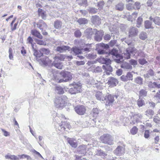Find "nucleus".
Listing matches in <instances>:
<instances>
[{"label": "nucleus", "mask_w": 160, "mask_h": 160, "mask_svg": "<svg viewBox=\"0 0 160 160\" xmlns=\"http://www.w3.org/2000/svg\"><path fill=\"white\" fill-rule=\"evenodd\" d=\"M43 53L41 50L38 52L36 57L37 58V59L41 61V62L43 65L47 66L48 65L47 60L48 59V58L46 56H43Z\"/></svg>", "instance_id": "nucleus-8"}, {"label": "nucleus", "mask_w": 160, "mask_h": 160, "mask_svg": "<svg viewBox=\"0 0 160 160\" xmlns=\"http://www.w3.org/2000/svg\"><path fill=\"white\" fill-rule=\"evenodd\" d=\"M128 32L129 37H133L137 35L138 31L136 28L132 27L129 28Z\"/></svg>", "instance_id": "nucleus-18"}, {"label": "nucleus", "mask_w": 160, "mask_h": 160, "mask_svg": "<svg viewBox=\"0 0 160 160\" xmlns=\"http://www.w3.org/2000/svg\"><path fill=\"white\" fill-rule=\"evenodd\" d=\"M138 129L136 126L133 127L130 130V132L132 135H135L138 132Z\"/></svg>", "instance_id": "nucleus-46"}, {"label": "nucleus", "mask_w": 160, "mask_h": 160, "mask_svg": "<svg viewBox=\"0 0 160 160\" xmlns=\"http://www.w3.org/2000/svg\"><path fill=\"white\" fill-rule=\"evenodd\" d=\"M55 58H56V59L59 60L61 61H63L65 58V56L63 54H60L59 56H56Z\"/></svg>", "instance_id": "nucleus-52"}, {"label": "nucleus", "mask_w": 160, "mask_h": 160, "mask_svg": "<svg viewBox=\"0 0 160 160\" xmlns=\"http://www.w3.org/2000/svg\"><path fill=\"white\" fill-rule=\"evenodd\" d=\"M56 92L59 94H62L64 92L63 89L60 86H57L55 88Z\"/></svg>", "instance_id": "nucleus-39"}, {"label": "nucleus", "mask_w": 160, "mask_h": 160, "mask_svg": "<svg viewBox=\"0 0 160 160\" xmlns=\"http://www.w3.org/2000/svg\"><path fill=\"white\" fill-rule=\"evenodd\" d=\"M67 141L70 146L74 148H76L78 145L77 143L76 140L73 138H67Z\"/></svg>", "instance_id": "nucleus-21"}, {"label": "nucleus", "mask_w": 160, "mask_h": 160, "mask_svg": "<svg viewBox=\"0 0 160 160\" xmlns=\"http://www.w3.org/2000/svg\"><path fill=\"white\" fill-rule=\"evenodd\" d=\"M68 98L66 96H62L56 97L54 103L56 106L58 108H62L67 104Z\"/></svg>", "instance_id": "nucleus-2"}, {"label": "nucleus", "mask_w": 160, "mask_h": 160, "mask_svg": "<svg viewBox=\"0 0 160 160\" xmlns=\"http://www.w3.org/2000/svg\"><path fill=\"white\" fill-rule=\"evenodd\" d=\"M143 21L142 18L141 17H139L137 20V27L138 28L140 27Z\"/></svg>", "instance_id": "nucleus-43"}, {"label": "nucleus", "mask_w": 160, "mask_h": 160, "mask_svg": "<svg viewBox=\"0 0 160 160\" xmlns=\"http://www.w3.org/2000/svg\"><path fill=\"white\" fill-rule=\"evenodd\" d=\"M134 82L137 84L141 85L143 83V79L140 77H138L134 79Z\"/></svg>", "instance_id": "nucleus-37"}, {"label": "nucleus", "mask_w": 160, "mask_h": 160, "mask_svg": "<svg viewBox=\"0 0 160 160\" xmlns=\"http://www.w3.org/2000/svg\"><path fill=\"white\" fill-rule=\"evenodd\" d=\"M96 98L98 100L101 101H104L105 97L103 94L100 92H97L95 94Z\"/></svg>", "instance_id": "nucleus-26"}, {"label": "nucleus", "mask_w": 160, "mask_h": 160, "mask_svg": "<svg viewBox=\"0 0 160 160\" xmlns=\"http://www.w3.org/2000/svg\"><path fill=\"white\" fill-rule=\"evenodd\" d=\"M142 117V115L140 113H135L132 116V119L130 123L134 124L136 123L140 122Z\"/></svg>", "instance_id": "nucleus-9"}, {"label": "nucleus", "mask_w": 160, "mask_h": 160, "mask_svg": "<svg viewBox=\"0 0 160 160\" xmlns=\"http://www.w3.org/2000/svg\"><path fill=\"white\" fill-rule=\"evenodd\" d=\"M41 51L42 52L43 54H45L46 55H48L49 54L50 52L49 50L48 49L45 48H42L41 49Z\"/></svg>", "instance_id": "nucleus-62"}, {"label": "nucleus", "mask_w": 160, "mask_h": 160, "mask_svg": "<svg viewBox=\"0 0 160 160\" xmlns=\"http://www.w3.org/2000/svg\"><path fill=\"white\" fill-rule=\"evenodd\" d=\"M70 47L68 46L62 45L60 46H58L56 48V50L57 51L60 52H63L66 50H69Z\"/></svg>", "instance_id": "nucleus-20"}, {"label": "nucleus", "mask_w": 160, "mask_h": 160, "mask_svg": "<svg viewBox=\"0 0 160 160\" xmlns=\"http://www.w3.org/2000/svg\"><path fill=\"white\" fill-rule=\"evenodd\" d=\"M52 65L58 69H62L63 65L62 62L54 61L52 63Z\"/></svg>", "instance_id": "nucleus-33"}, {"label": "nucleus", "mask_w": 160, "mask_h": 160, "mask_svg": "<svg viewBox=\"0 0 160 160\" xmlns=\"http://www.w3.org/2000/svg\"><path fill=\"white\" fill-rule=\"evenodd\" d=\"M82 34L80 30L78 29L74 32V36L77 38H79L82 36Z\"/></svg>", "instance_id": "nucleus-44"}, {"label": "nucleus", "mask_w": 160, "mask_h": 160, "mask_svg": "<svg viewBox=\"0 0 160 160\" xmlns=\"http://www.w3.org/2000/svg\"><path fill=\"white\" fill-rule=\"evenodd\" d=\"M115 98L116 99L117 98V96L115 95H113L110 94L106 96L104 99V101H106V105L109 106H112L115 100Z\"/></svg>", "instance_id": "nucleus-6"}, {"label": "nucleus", "mask_w": 160, "mask_h": 160, "mask_svg": "<svg viewBox=\"0 0 160 160\" xmlns=\"http://www.w3.org/2000/svg\"><path fill=\"white\" fill-rule=\"evenodd\" d=\"M129 62L131 64L130 65H132L134 67L135 66L138 64L137 61L133 59H131L130 60Z\"/></svg>", "instance_id": "nucleus-59"}, {"label": "nucleus", "mask_w": 160, "mask_h": 160, "mask_svg": "<svg viewBox=\"0 0 160 160\" xmlns=\"http://www.w3.org/2000/svg\"><path fill=\"white\" fill-rule=\"evenodd\" d=\"M154 113V112L153 111L149 109H148L147 111L145 112V114L148 116L149 115H152Z\"/></svg>", "instance_id": "nucleus-54"}, {"label": "nucleus", "mask_w": 160, "mask_h": 160, "mask_svg": "<svg viewBox=\"0 0 160 160\" xmlns=\"http://www.w3.org/2000/svg\"><path fill=\"white\" fill-rule=\"evenodd\" d=\"M112 36V35L109 34H106L103 36V38L105 40L108 41L111 39Z\"/></svg>", "instance_id": "nucleus-64"}, {"label": "nucleus", "mask_w": 160, "mask_h": 160, "mask_svg": "<svg viewBox=\"0 0 160 160\" xmlns=\"http://www.w3.org/2000/svg\"><path fill=\"white\" fill-rule=\"evenodd\" d=\"M104 4V2L103 1H101L98 3L97 6L98 7L99 9H101L103 8Z\"/></svg>", "instance_id": "nucleus-56"}, {"label": "nucleus", "mask_w": 160, "mask_h": 160, "mask_svg": "<svg viewBox=\"0 0 160 160\" xmlns=\"http://www.w3.org/2000/svg\"><path fill=\"white\" fill-rule=\"evenodd\" d=\"M152 22L148 20L145 21L144 26L146 28L149 29L152 28Z\"/></svg>", "instance_id": "nucleus-42"}, {"label": "nucleus", "mask_w": 160, "mask_h": 160, "mask_svg": "<svg viewBox=\"0 0 160 160\" xmlns=\"http://www.w3.org/2000/svg\"><path fill=\"white\" fill-rule=\"evenodd\" d=\"M79 5L86 7L88 6L87 0H82L81 2L79 3Z\"/></svg>", "instance_id": "nucleus-53"}, {"label": "nucleus", "mask_w": 160, "mask_h": 160, "mask_svg": "<svg viewBox=\"0 0 160 160\" xmlns=\"http://www.w3.org/2000/svg\"><path fill=\"white\" fill-rule=\"evenodd\" d=\"M86 47L83 48L82 50H83L84 51L89 52L90 51L91 49V44H86Z\"/></svg>", "instance_id": "nucleus-58"}, {"label": "nucleus", "mask_w": 160, "mask_h": 160, "mask_svg": "<svg viewBox=\"0 0 160 160\" xmlns=\"http://www.w3.org/2000/svg\"><path fill=\"white\" fill-rule=\"evenodd\" d=\"M139 63L141 65H143L148 63V62L145 58H140L138 60Z\"/></svg>", "instance_id": "nucleus-51"}, {"label": "nucleus", "mask_w": 160, "mask_h": 160, "mask_svg": "<svg viewBox=\"0 0 160 160\" xmlns=\"http://www.w3.org/2000/svg\"><path fill=\"white\" fill-rule=\"evenodd\" d=\"M6 159H10L11 160H19V157L14 155H6L5 156Z\"/></svg>", "instance_id": "nucleus-36"}, {"label": "nucleus", "mask_w": 160, "mask_h": 160, "mask_svg": "<svg viewBox=\"0 0 160 160\" xmlns=\"http://www.w3.org/2000/svg\"><path fill=\"white\" fill-rule=\"evenodd\" d=\"M154 98L158 101V102H160V90L157 92Z\"/></svg>", "instance_id": "nucleus-45"}, {"label": "nucleus", "mask_w": 160, "mask_h": 160, "mask_svg": "<svg viewBox=\"0 0 160 160\" xmlns=\"http://www.w3.org/2000/svg\"><path fill=\"white\" fill-rule=\"evenodd\" d=\"M153 22L156 24L160 25V17H156L154 18Z\"/></svg>", "instance_id": "nucleus-48"}, {"label": "nucleus", "mask_w": 160, "mask_h": 160, "mask_svg": "<svg viewBox=\"0 0 160 160\" xmlns=\"http://www.w3.org/2000/svg\"><path fill=\"white\" fill-rule=\"evenodd\" d=\"M108 79V83L110 85L116 86L118 83V80L113 77H109Z\"/></svg>", "instance_id": "nucleus-19"}, {"label": "nucleus", "mask_w": 160, "mask_h": 160, "mask_svg": "<svg viewBox=\"0 0 160 160\" xmlns=\"http://www.w3.org/2000/svg\"><path fill=\"white\" fill-rule=\"evenodd\" d=\"M12 49L11 48H9V57L10 59H12L13 58V56L12 55Z\"/></svg>", "instance_id": "nucleus-63"}, {"label": "nucleus", "mask_w": 160, "mask_h": 160, "mask_svg": "<svg viewBox=\"0 0 160 160\" xmlns=\"http://www.w3.org/2000/svg\"><path fill=\"white\" fill-rule=\"evenodd\" d=\"M92 22L95 25H99L101 23V19L99 17L96 15L93 16L91 18Z\"/></svg>", "instance_id": "nucleus-22"}, {"label": "nucleus", "mask_w": 160, "mask_h": 160, "mask_svg": "<svg viewBox=\"0 0 160 160\" xmlns=\"http://www.w3.org/2000/svg\"><path fill=\"white\" fill-rule=\"evenodd\" d=\"M70 85L72 87L68 91L71 94H75L81 91V85L80 83L74 82L70 84Z\"/></svg>", "instance_id": "nucleus-4"}, {"label": "nucleus", "mask_w": 160, "mask_h": 160, "mask_svg": "<svg viewBox=\"0 0 160 160\" xmlns=\"http://www.w3.org/2000/svg\"><path fill=\"white\" fill-rule=\"evenodd\" d=\"M110 53L111 54L115 56L117 58L120 57V55L118 53V50L113 48L110 52Z\"/></svg>", "instance_id": "nucleus-34"}, {"label": "nucleus", "mask_w": 160, "mask_h": 160, "mask_svg": "<svg viewBox=\"0 0 160 160\" xmlns=\"http://www.w3.org/2000/svg\"><path fill=\"white\" fill-rule=\"evenodd\" d=\"M99 112V111L98 108H93L90 114V119L89 122H91L92 121L95 122V124L97 121V118L98 116Z\"/></svg>", "instance_id": "nucleus-7"}, {"label": "nucleus", "mask_w": 160, "mask_h": 160, "mask_svg": "<svg viewBox=\"0 0 160 160\" xmlns=\"http://www.w3.org/2000/svg\"><path fill=\"white\" fill-rule=\"evenodd\" d=\"M78 153L79 154H85L87 152V147L85 145L79 146L77 148Z\"/></svg>", "instance_id": "nucleus-15"}, {"label": "nucleus", "mask_w": 160, "mask_h": 160, "mask_svg": "<svg viewBox=\"0 0 160 160\" xmlns=\"http://www.w3.org/2000/svg\"><path fill=\"white\" fill-rule=\"evenodd\" d=\"M127 9L128 10H131L135 9L134 5L132 3H129L126 5Z\"/></svg>", "instance_id": "nucleus-47"}, {"label": "nucleus", "mask_w": 160, "mask_h": 160, "mask_svg": "<svg viewBox=\"0 0 160 160\" xmlns=\"http://www.w3.org/2000/svg\"><path fill=\"white\" fill-rule=\"evenodd\" d=\"M116 40H111L109 42V45L103 43H100L98 45L99 46L103 48L104 49H108L109 48V46L113 47L116 44Z\"/></svg>", "instance_id": "nucleus-14"}, {"label": "nucleus", "mask_w": 160, "mask_h": 160, "mask_svg": "<svg viewBox=\"0 0 160 160\" xmlns=\"http://www.w3.org/2000/svg\"><path fill=\"white\" fill-rule=\"evenodd\" d=\"M54 70L50 68V69L48 70V76L49 78H52V79L55 81V80L54 79V77L55 76L57 78H58L57 76L54 75Z\"/></svg>", "instance_id": "nucleus-28"}, {"label": "nucleus", "mask_w": 160, "mask_h": 160, "mask_svg": "<svg viewBox=\"0 0 160 160\" xmlns=\"http://www.w3.org/2000/svg\"><path fill=\"white\" fill-rule=\"evenodd\" d=\"M127 78L128 79V81L132 79L133 75L131 72H128L126 75Z\"/></svg>", "instance_id": "nucleus-61"}, {"label": "nucleus", "mask_w": 160, "mask_h": 160, "mask_svg": "<svg viewBox=\"0 0 160 160\" xmlns=\"http://www.w3.org/2000/svg\"><path fill=\"white\" fill-rule=\"evenodd\" d=\"M62 25V22L59 20H57L54 22V26L56 29L60 28Z\"/></svg>", "instance_id": "nucleus-41"}, {"label": "nucleus", "mask_w": 160, "mask_h": 160, "mask_svg": "<svg viewBox=\"0 0 160 160\" xmlns=\"http://www.w3.org/2000/svg\"><path fill=\"white\" fill-rule=\"evenodd\" d=\"M124 4L122 2H119L115 6V9L119 11H122L123 10Z\"/></svg>", "instance_id": "nucleus-30"}, {"label": "nucleus", "mask_w": 160, "mask_h": 160, "mask_svg": "<svg viewBox=\"0 0 160 160\" xmlns=\"http://www.w3.org/2000/svg\"><path fill=\"white\" fill-rule=\"evenodd\" d=\"M137 49L134 48H128L127 49L126 52L124 54V57L127 59L130 58L131 54L136 53Z\"/></svg>", "instance_id": "nucleus-10"}, {"label": "nucleus", "mask_w": 160, "mask_h": 160, "mask_svg": "<svg viewBox=\"0 0 160 160\" xmlns=\"http://www.w3.org/2000/svg\"><path fill=\"white\" fill-rule=\"evenodd\" d=\"M100 61L101 62H102V63L106 64L102 66V68L110 72H112V68L109 65L111 62V60L110 59L108 58L101 57L100 59Z\"/></svg>", "instance_id": "nucleus-3"}, {"label": "nucleus", "mask_w": 160, "mask_h": 160, "mask_svg": "<svg viewBox=\"0 0 160 160\" xmlns=\"http://www.w3.org/2000/svg\"><path fill=\"white\" fill-rule=\"evenodd\" d=\"M147 91L144 89L140 90L139 92V98H143L146 97L147 95Z\"/></svg>", "instance_id": "nucleus-35"}, {"label": "nucleus", "mask_w": 160, "mask_h": 160, "mask_svg": "<svg viewBox=\"0 0 160 160\" xmlns=\"http://www.w3.org/2000/svg\"><path fill=\"white\" fill-rule=\"evenodd\" d=\"M98 54H108V56H106V58H108V56L110 55L109 54H108L107 53H106L105 51L103 49H99L98 50Z\"/></svg>", "instance_id": "nucleus-55"}, {"label": "nucleus", "mask_w": 160, "mask_h": 160, "mask_svg": "<svg viewBox=\"0 0 160 160\" xmlns=\"http://www.w3.org/2000/svg\"><path fill=\"white\" fill-rule=\"evenodd\" d=\"M114 153L117 156H121L124 153V148L121 146H118L114 150Z\"/></svg>", "instance_id": "nucleus-17"}, {"label": "nucleus", "mask_w": 160, "mask_h": 160, "mask_svg": "<svg viewBox=\"0 0 160 160\" xmlns=\"http://www.w3.org/2000/svg\"><path fill=\"white\" fill-rule=\"evenodd\" d=\"M96 56L93 53L87 54L86 55V57L88 59H94L96 58Z\"/></svg>", "instance_id": "nucleus-49"}, {"label": "nucleus", "mask_w": 160, "mask_h": 160, "mask_svg": "<svg viewBox=\"0 0 160 160\" xmlns=\"http://www.w3.org/2000/svg\"><path fill=\"white\" fill-rule=\"evenodd\" d=\"M80 25H83L88 23V21L87 19L84 18H80L77 21Z\"/></svg>", "instance_id": "nucleus-29"}, {"label": "nucleus", "mask_w": 160, "mask_h": 160, "mask_svg": "<svg viewBox=\"0 0 160 160\" xmlns=\"http://www.w3.org/2000/svg\"><path fill=\"white\" fill-rule=\"evenodd\" d=\"M154 75V72L152 69H150L148 72L147 73L144 75V76L145 78H148L150 76H152Z\"/></svg>", "instance_id": "nucleus-32"}, {"label": "nucleus", "mask_w": 160, "mask_h": 160, "mask_svg": "<svg viewBox=\"0 0 160 160\" xmlns=\"http://www.w3.org/2000/svg\"><path fill=\"white\" fill-rule=\"evenodd\" d=\"M97 31L96 29H92V28H88L84 31L85 35L88 38H90L95 32Z\"/></svg>", "instance_id": "nucleus-16"}, {"label": "nucleus", "mask_w": 160, "mask_h": 160, "mask_svg": "<svg viewBox=\"0 0 160 160\" xmlns=\"http://www.w3.org/2000/svg\"><path fill=\"white\" fill-rule=\"evenodd\" d=\"M87 10L90 13L92 14H95L98 12V9L93 7H89Z\"/></svg>", "instance_id": "nucleus-40"}, {"label": "nucleus", "mask_w": 160, "mask_h": 160, "mask_svg": "<svg viewBox=\"0 0 160 160\" xmlns=\"http://www.w3.org/2000/svg\"><path fill=\"white\" fill-rule=\"evenodd\" d=\"M60 74L61 76L63 77V78L59 79L58 78H57L55 76L54 77V79L55 80V82L59 83L67 82L71 80L72 79V74L70 72L62 71L61 72Z\"/></svg>", "instance_id": "nucleus-1"}, {"label": "nucleus", "mask_w": 160, "mask_h": 160, "mask_svg": "<svg viewBox=\"0 0 160 160\" xmlns=\"http://www.w3.org/2000/svg\"><path fill=\"white\" fill-rule=\"evenodd\" d=\"M137 104L139 107H142L143 105H145V101L142 98H139L137 100Z\"/></svg>", "instance_id": "nucleus-38"}, {"label": "nucleus", "mask_w": 160, "mask_h": 160, "mask_svg": "<svg viewBox=\"0 0 160 160\" xmlns=\"http://www.w3.org/2000/svg\"><path fill=\"white\" fill-rule=\"evenodd\" d=\"M100 140L102 143L110 145L113 144V139L111 135L108 134H104L101 136Z\"/></svg>", "instance_id": "nucleus-5"}, {"label": "nucleus", "mask_w": 160, "mask_h": 160, "mask_svg": "<svg viewBox=\"0 0 160 160\" xmlns=\"http://www.w3.org/2000/svg\"><path fill=\"white\" fill-rule=\"evenodd\" d=\"M74 109L76 112L79 115L84 114L86 111L85 108L82 105L77 106L75 107Z\"/></svg>", "instance_id": "nucleus-11"}, {"label": "nucleus", "mask_w": 160, "mask_h": 160, "mask_svg": "<svg viewBox=\"0 0 160 160\" xmlns=\"http://www.w3.org/2000/svg\"><path fill=\"white\" fill-rule=\"evenodd\" d=\"M121 67L122 68L127 70H131L132 69V67L130 64L129 63L126 62H124L121 65Z\"/></svg>", "instance_id": "nucleus-27"}, {"label": "nucleus", "mask_w": 160, "mask_h": 160, "mask_svg": "<svg viewBox=\"0 0 160 160\" xmlns=\"http://www.w3.org/2000/svg\"><path fill=\"white\" fill-rule=\"evenodd\" d=\"M37 27L42 30L46 29L47 28V24L42 20H40L37 23Z\"/></svg>", "instance_id": "nucleus-23"}, {"label": "nucleus", "mask_w": 160, "mask_h": 160, "mask_svg": "<svg viewBox=\"0 0 160 160\" xmlns=\"http://www.w3.org/2000/svg\"><path fill=\"white\" fill-rule=\"evenodd\" d=\"M72 51L74 53L75 55H78L82 53L81 50L77 48H72Z\"/></svg>", "instance_id": "nucleus-31"}, {"label": "nucleus", "mask_w": 160, "mask_h": 160, "mask_svg": "<svg viewBox=\"0 0 160 160\" xmlns=\"http://www.w3.org/2000/svg\"><path fill=\"white\" fill-rule=\"evenodd\" d=\"M95 36L94 37V39L95 41L100 42L102 38V36L103 35L104 32L102 31H98L95 32Z\"/></svg>", "instance_id": "nucleus-13"}, {"label": "nucleus", "mask_w": 160, "mask_h": 160, "mask_svg": "<svg viewBox=\"0 0 160 160\" xmlns=\"http://www.w3.org/2000/svg\"><path fill=\"white\" fill-rule=\"evenodd\" d=\"M95 152L96 155L103 158L107 156V154L101 149H97Z\"/></svg>", "instance_id": "nucleus-25"}, {"label": "nucleus", "mask_w": 160, "mask_h": 160, "mask_svg": "<svg viewBox=\"0 0 160 160\" xmlns=\"http://www.w3.org/2000/svg\"><path fill=\"white\" fill-rule=\"evenodd\" d=\"M147 37V33L144 32H142L139 35V38L143 40L145 39Z\"/></svg>", "instance_id": "nucleus-50"}, {"label": "nucleus", "mask_w": 160, "mask_h": 160, "mask_svg": "<svg viewBox=\"0 0 160 160\" xmlns=\"http://www.w3.org/2000/svg\"><path fill=\"white\" fill-rule=\"evenodd\" d=\"M135 9H139L141 7L140 3L139 2H136L134 4Z\"/></svg>", "instance_id": "nucleus-60"}, {"label": "nucleus", "mask_w": 160, "mask_h": 160, "mask_svg": "<svg viewBox=\"0 0 160 160\" xmlns=\"http://www.w3.org/2000/svg\"><path fill=\"white\" fill-rule=\"evenodd\" d=\"M27 41L29 43L31 44L32 48V49H33L34 45L32 44V43L33 42V40L32 38L30 36H29L27 38Z\"/></svg>", "instance_id": "nucleus-57"}, {"label": "nucleus", "mask_w": 160, "mask_h": 160, "mask_svg": "<svg viewBox=\"0 0 160 160\" xmlns=\"http://www.w3.org/2000/svg\"><path fill=\"white\" fill-rule=\"evenodd\" d=\"M71 128V126L67 122H61L59 124V127L58 129L59 130L63 131L67 128L69 130Z\"/></svg>", "instance_id": "nucleus-12"}, {"label": "nucleus", "mask_w": 160, "mask_h": 160, "mask_svg": "<svg viewBox=\"0 0 160 160\" xmlns=\"http://www.w3.org/2000/svg\"><path fill=\"white\" fill-rule=\"evenodd\" d=\"M31 33L33 36L36 37L39 39H42V36L40 32L36 29H34L31 30Z\"/></svg>", "instance_id": "nucleus-24"}]
</instances>
